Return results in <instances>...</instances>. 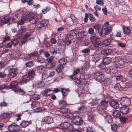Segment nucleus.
<instances>
[{
    "instance_id": "obj_3",
    "label": "nucleus",
    "mask_w": 132,
    "mask_h": 132,
    "mask_svg": "<svg viewBox=\"0 0 132 132\" xmlns=\"http://www.w3.org/2000/svg\"><path fill=\"white\" fill-rule=\"evenodd\" d=\"M62 128L67 131H71L73 128V125L68 122H63L61 124Z\"/></svg>"
},
{
    "instance_id": "obj_41",
    "label": "nucleus",
    "mask_w": 132,
    "mask_h": 132,
    "mask_svg": "<svg viewBox=\"0 0 132 132\" xmlns=\"http://www.w3.org/2000/svg\"><path fill=\"white\" fill-rule=\"evenodd\" d=\"M96 80L97 81H99L101 82L104 80V77L103 74L100 75L98 77L95 78Z\"/></svg>"
},
{
    "instance_id": "obj_64",
    "label": "nucleus",
    "mask_w": 132,
    "mask_h": 132,
    "mask_svg": "<svg viewBox=\"0 0 132 132\" xmlns=\"http://www.w3.org/2000/svg\"><path fill=\"white\" fill-rule=\"evenodd\" d=\"M87 132H95L93 129L91 127H88L86 130Z\"/></svg>"
},
{
    "instance_id": "obj_33",
    "label": "nucleus",
    "mask_w": 132,
    "mask_h": 132,
    "mask_svg": "<svg viewBox=\"0 0 132 132\" xmlns=\"http://www.w3.org/2000/svg\"><path fill=\"white\" fill-rule=\"evenodd\" d=\"M105 119L109 123L112 122V117L110 115H107L106 116Z\"/></svg>"
},
{
    "instance_id": "obj_11",
    "label": "nucleus",
    "mask_w": 132,
    "mask_h": 132,
    "mask_svg": "<svg viewBox=\"0 0 132 132\" xmlns=\"http://www.w3.org/2000/svg\"><path fill=\"white\" fill-rule=\"evenodd\" d=\"M18 82L16 81H13L11 82L9 86L10 89H12L14 92L19 87L18 86Z\"/></svg>"
},
{
    "instance_id": "obj_55",
    "label": "nucleus",
    "mask_w": 132,
    "mask_h": 132,
    "mask_svg": "<svg viewBox=\"0 0 132 132\" xmlns=\"http://www.w3.org/2000/svg\"><path fill=\"white\" fill-rule=\"evenodd\" d=\"M89 18L91 21L92 22L95 21V18L93 17V15L90 13H89Z\"/></svg>"
},
{
    "instance_id": "obj_44",
    "label": "nucleus",
    "mask_w": 132,
    "mask_h": 132,
    "mask_svg": "<svg viewBox=\"0 0 132 132\" xmlns=\"http://www.w3.org/2000/svg\"><path fill=\"white\" fill-rule=\"evenodd\" d=\"M67 60L66 59L64 58H62L59 61V65H62L65 64L66 63Z\"/></svg>"
},
{
    "instance_id": "obj_7",
    "label": "nucleus",
    "mask_w": 132,
    "mask_h": 132,
    "mask_svg": "<svg viewBox=\"0 0 132 132\" xmlns=\"http://www.w3.org/2000/svg\"><path fill=\"white\" fill-rule=\"evenodd\" d=\"M120 103L123 106H127L130 104V100L128 98L123 97L121 99Z\"/></svg>"
},
{
    "instance_id": "obj_24",
    "label": "nucleus",
    "mask_w": 132,
    "mask_h": 132,
    "mask_svg": "<svg viewBox=\"0 0 132 132\" xmlns=\"http://www.w3.org/2000/svg\"><path fill=\"white\" fill-rule=\"evenodd\" d=\"M31 106L34 108L37 109L39 107L40 104L37 101H35L32 102Z\"/></svg>"
},
{
    "instance_id": "obj_54",
    "label": "nucleus",
    "mask_w": 132,
    "mask_h": 132,
    "mask_svg": "<svg viewBox=\"0 0 132 132\" xmlns=\"http://www.w3.org/2000/svg\"><path fill=\"white\" fill-rule=\"evenodd\" d=\"M64 116H66L67 118H71L73 117V114L71 113H68V112L65 115H64Z\"/></svg>"
},
{
    "instance_id": "obj_12",
    "label": "nucleus",
    "mask_w": 132,
    "mask_h": 132,
    "mask_svg": "<svg viewBox=\"0 0 132 132\" xmlns=\"http://www.w3.org/2000/svg\"><path fill=\"white\" fill-rule=\"evenodd\" d=\"M18 72V70L16 68H12L10 70L8 76L10 78H13L16 76Z\"/></svg>"
},
{
    "instance_id": "obj_13",
    "label": "nucleus",
    "mask_w": 132,
    "mask_h": 132,
    "mask_svg": "<svg viewBox=\"0 0 132 132\" xmlns=\"http://www.w3.org/2000/svg\"><path fill=\"white\" fill-rule=\"evenodd\" d=\"M53 93V90L48 88L44 91L43 95L44 96L47 97L50 96Z\"/></svg>"
},
{
    "instance_id": "obj_49",
    "label": "nucleus",
    "mask_w": 132,
    "mask_h": 132,
    "mask_svg": "<svg viewBox=\"0 0 132 132\" xmlns=\"http://www.w3.org/2000/svg\"><path fill=\"white\" fill-rule=\"evenodd\" d=\"M26 30V28L24 27H23L21 28V29L20 30L19 34V37L20 38L22 36V33L23 32H24Z\"/></svg>"
},
{
    "instance_id": "obj_29",
    "label": "nucleus",
    "mask_w": 132,
    "mask_h": 132,
    "mask_svg": "<svg viewBox=\"0 0 132 132\" xmlns=\"http://www.w3.org/2000/svg\"><path fill=\"white\" fill-rule=\"evenodd\" d=\"M37 61L40 63H43L45 62V59L42 56H39L36 59Z\"/></svg>"
},
{
    "instance_id": "obj_62",
    "label": "nucleus",
    "mask_w": 132,
    "mask_h": 132,
    "mask_svg": "<svg viewBox=\"0 0 132 132\" xmlns=\"http://www.w3.org/2000/svg\"><path fill=\"white\" fill-rule=\"evenodd\" d=\"M90 52V50L88 48L82 50L81 51V52L82 53H87Z\"/></svg>"
},
{
    "instance_id": "obj_30",
    "label": "nucleus",
    "mask_w": 132,
    "mask_h": 132,
    "mask_svg": "<svg viewBox=\"0 0 132 132\" xmlns=\"http://www.w3.org/2000/svg\"><path fill=\"white\" fill-rule=\"evenodd\" d=\"M15 93H17L21 95H24L25 94V92L23 90L21 89L19 87L17 89H16L15 91Z\"/></svg>"
},
{
    "instance_id": "obj_6",
    "label": "nucleus",
    "mask_w": 132,
    "mask_h": 132,
    "mask_svg": "<svg viewBox=\"0 0 132 132\" xmlns=\"http://www.w3.org/2000/svg\"><path fill=\"white\" fill-rule=\"evenodd\" d=\"M20 129V126L15 124L10 125L8 126L9 130L12 132H18Z\"/></svg>"
},
{
    "instance_id": "obj_56",
    "label": "nucleus",
    "mask_w": 132,
    "mask_h": 132,
    "mask_svg": "<svg viewBox=\"0 0 132 132\" xmlns=\"http://www.w3.org/2000/svg\"><path fill=\"white\" fill-rule=\"evenodd\" d=\"M111 99V97L109 95H108L104 97V99H103V100L104 101H105L108 103L109 101Z\"/></svg>"
},
{
    "instance_id": "obj_20",
    "label": "nucleus",
    "mask_w": 132,
    "mask_h": 132,
    "mask_svg": "<svg viewBox=\"0 0 132 132\" xmlns=\"http://www.w3.org/2000/svg\"><path fill=\"white\" fill-rule=\"evenodd\" d=\"M31 120L29 121L23 120L21 122L20 125L21 127L24 128L27 126L29 124H31Z\"/></svg>"
},
{
    "instance_id": "obj_18",
    "label": "nucleus",
    "mask_w": 132,
    "mask_h": 132,
    "mask_svg": "<svg viewBox=\"0 0 132 132\" xmlns=\"http://www.w3.org/2000/svg\"><path fill=\"white\" fill-rule=\"evenodd\" d=\"M48 22L47 20H43L41 21L40 23V26H38L37 27V29H40L41 28V26L42 27H45L47 26L48 24Z\"/></svg>"
},
{
    "instance_id": "obj_36",
    "label": "nucleus",
    "mask_w": 132,
    "mask_h": 132,
    "mask_svg": "<svg viewBox=\"0 0 132 132\" xmlns=\"http://www.w3.org/2000/svg\"><path fill=\"white\" fill-rule=\"evenodd\" d=\"M55 74V72L54 71H52L50 73V75L49 76H46L47 74L45 73L42 74V77L44 78H47L50 76L51 77L53 76Z\"/></svg>"
},
{
    "instance_id": "obj_60",
    "label": "nucleus",
    "mask_w": 132,
    "mask_h": 132,
    "mask_svg": "<svg viewBox=\"0 0 132 132\" xmlns=\"http://www.w3.org/2000/svg\"><path fill=\"white\" fill-rule=\"evenodd\" d=\"M5 129V126L3 123H0V130L2 131Z\"/></svg>"
},
{
    "instance_id": "obj_63",
    "label": "nucleus",
    "mask_w": 132,
    "mask_h": 132,
    "mask_svg": "<svg viewBox=\"0 0 132 132\" xmlns=\"http://www.w3.org/2000/svg\"><path fill=\"white\" fill-rule=\"evenodd\" d=\"M6 74L5 73V72H0V78H3L6 76Z\"/></svg>"
},
{
    "instance_id": "obj_4",
    "label": "nucleus",
    "mask_w": 132,
    "mask_h": 132,
    "mask_svg": "<svg viewBox=\"0 0 132 132\" xmlns=\"http://www.w3.org/2000/svg\"><path fill=\"white\" fill-rule=\"evenodd\" d=\"M94 47L96 51L95 52L94 54H98L99 53L97 51L100 50L101 48L102 47L103 43L100 41H97L92 44Z\"/></svg>"
},
{
    "instance_id": "obj_31",
    "label": "nucleus",
    "mask_w": 132,
    "mask_h": 132,
    "mask_svg": "<svg viewBox=\"0 0 132 132\" xmlns=\"http://www.w3.org/2000/svg\"><path fill=\"white\" fill-rule=\"evenodd\" d=\"M103 51L104 52V54L107 55H110L113 53V51L111 49H104Z\"/></svg>"
},
{
    "instance_id": "obj_39",
    "label": "nucleus",
    "mask_w": 132,
    "mask_h": 132,
    "mask_svg": "<svg viewBox=\"0 0 132 132\" xmlns=\"http://www.w3.org/2000/svg\"><path fill=\"white\" fill-rule=\"evenodd\" d=\"M60 111L63 113V116L68 112V109L65 108H62L60 109Z\"/></svg>"
},
{
    "instance_id": "obj_34",
    "label": "nucleus",
    "mask_w": 132,
    "mask_h": 132,
    "mask_svg": "<svg viewBox=\"0 0 132 132\" xmlns=\"http://www.w3.org/2000/svg\"><path fill=\"white\" fill-rule=\"evenodd\" d=\"M113 114L114 117L118 118L120 116V113L118 111L116 110L113 112Z\"/></svg>"
},
{
    "instance_id": "obj_40",
    "label": "nucleus",
    "mask_w": 132,
    "mask_h": 132,
    "mask_svg": "<svg viewBox=\"0 0 132 132\" xmlns=\"http://www.w3.org/2000/svg\"><path fill=\"white\" fill-rule=\"evenodd\" d=\"M34 64V63L33 61H29L27 62L26 64V65L27 67L29 68L32 67Z\"/></svg>"
},
{
    "instance_id": "obj_25",
    "label": "nucleus",
    "mask_w": 132,
    "mask_h": 132,
    "mask_svg": "<svg viewBox=\"0 0 132 132\" xmlns=\"http://www.w3.org/2000/svg\"><path fill=\"white\" fill-rule=\"evenodd\" d=\"M123 31L125 34L129 35H130L131 34V31L130 29L128 27H124L123 28Z\"/></svg>"
},
{
    "instance_id": "obj_58",
    "label": "nucleus",
    "mask_w": 132,
    "mask_h": 132,
    "mask_svg": "<svg viewBox=\"0 0 132 132\" xmlns=\"http://www.w3.org/2000/svg\"><path fill=\"white\" fill-rule=\"evenodd\" d=\"M102 73L98 72H95L94 75V77L95 78L98 77L100 75H102Z\"/></svg>"
},
{
    "instance_id": "obj_16",
    "label": "nucleus",
    "mask_w": 132,
    "mask_h": 132,
    "mask_svg": "<svg viewBox=\"0 0 132 132\" xmlns=\"http://www.w3.org/2000/svg\"><path fill=\"white\" fill-rule=\"evenodd\" d=\"M125 60L124 57L122 58H119L118 60L115 62V64L118 66L122 65L125 62Z\"/></svg>"
},
{
    "instance_id": "obj_37",
    "label": "nucleus",
    "mask_w": 132,
    "mask_h": 132,
    "mask_svg": "<svg viewBox=\"0 0 132 132\" xmlns=\"http://www.w3.org/2000/svg\"><path fill=\"white\" fill-rule=\"evenodd\" d=\"M9 86H7V85L6 83H5L4 84H2L0 86V90H2L3 89H10Z\"/></svg>"
},
{
    "instance_id": "obj_22",
    "label": "nucleus",
    "mask_w": 132,
    "mask_h": 132,
    "mask_svg": "<svg viewBox=\"0 0 132 132\" xmlns=\"http://www.w3.org/2000/svg\"><path fill=\"white\" fill-rule=\"evenodd\" d=\"M108 103L102 99L100 102V106L102 110L105 109L108 106Z\"/></svg>"
},
{
    "instance_id": "obj_47",
    "label": "nucleus",
    "mask_w": 132,
    "mask_h": 132,
    "mask_svg": "<svg viewBox=\"0 0 132 132\" xmlns=\"http://www.w3.org/2000/svg\"><path fill=\"white\" fill-rule=\"evenodd\" d=\"M88 120L90 121H93L94 120V116L91 114H88Z\"/></svg>"
},
{
    "instance_id": "obj_42",
    "label": "nucleus",
    "mask_w": 132,
    "mask_h": 132,
    "mask_svg": "<svg viewBox=\"0 0 132 132\" xmlns=\"http://www.w3.org/2000/svg\"><path fill=\"white\" fill-rule=\"evenodd\" d=\"M63 68V66L61 65H59L56 68V70L57 72L59 73H60L61 71L62 70Z\"/></svg>"
},
{
    "instance_id": "obj_2",
    "label": "nucleus",
    "mask_w": 132,
    "mask_h": 132,
    "mask_svg": "<svg viewBox=\"0 0 132 132\" xmlns=\"http://www.w3.org/2000/svg\"><path fill=\"white\" fill-rule=\"evenodd\" d=\"M23 16L27 18V20L28 19L29 21L32 23H35L39 20L37 16H36L35 14L32 13H30L28 15L24 14L23 15Z\"/></svg>"
},
{
    "instance_id": "obj_51",
    "label": "nucleus",
    "mask_w": 132,
    "mask_h": 132,
    "mask_svg": "<svg viewBox=\"0 0 132 132\" xmlns=\"http://www.w3.org/2000/svg\"><path fill=\"white\" fill-rule=\"evenodd\" d=\"M31 97L34 100H38L39 99V96L37 94H35L32 95Z\"/></svg>"
},
{
    "instance_id": "obj_9",
    "label": "nucleus",
    "mask_w": 132,
    "mask_h": 132,
    "mask_svg": "<svg viewBox=\"0 0 132 132\" xmlns=\"http://www.w3.org/2000/svg\"><path fill=\"white\" fill-rule=\"evenodd\" d=\"M73 123L77 125H80L83 123V120L82 118L79 116H76L73 120Z\"/></svg>"
},
{
    "instance_id": "obj_19",
    "label": "nucleus",
    "mask_w": 132,
    "mask_h": 132,
    "mask_svg": "<svg viewBox=\"0 0 132 132\" xmlns=\"http://www.w3.org/2000/svg\"><path fill=\"white\" fill-rule=\"evenodd\" d=\"M71 37L70 35H69V34H67L65 37V44L67 45L70 44L72 42Z\"/></svg>"
},
{
    "instance_id": "obj_28",
    "label": "nucleus",
    "mask_w": 132,
    "mask_h": 132,
    "mask_svg": "<svg viewBox=\"0 0 132 132\" xmlns=\"http://www.w3.org/2000/svg\"><path fill=\"white\" fill-rule=\"evenodd\" d=\"M112 60V58L109 57H105L103 60V61L106 64H108L111 62Z\"/></svg>"
},
{
    "instance_id": "obj_26",
    "label": "nucleus",
    "mask_w": 132,
    "mask_h": 132,
    "mask_svg": "<svg viewBox=\"0 0 132 132\" xmlns=\"http://www.w3.org/2000/svg\"><path fill=\"white\" fill-rule=\"evenodd\" d=\"M111 73H110L113 76H114L117 73V69L115 67H111Z\"/></svg>"
},
{
    "instance_id": "obj_10",
    "label": "nucleus",
    "mask_w": 132,
    "mask_h": 132,
    "mask_svg": "<svg viewBox=\"0 0 132 132\" xmlns=\"http://www.w3.org/2000/svg\"><path fill=\"white\" fill-rule=\"evenodd\" d=\"M42 121L46 124H50L54 122V120L53 117L47 116L44 117Z\"/></svg>"
},
{
    "instance_id": "obj_23",
    "label": "nucleus",
    "mask_w": 132,
    "mask_h": 132,
    "mask_svg": "<svg viewBox=\"0 0 132 132\" xmlns=\"http://www.w3.org/2000/svg\"><path fill=\"white\" fill-rule=\"evenodd\" d=\"M45 67L42 65L39 66L37 67V71L39 73H41L45 71Z\"/></svg>"
},
{
    "instance_id": "obj_53",
    "label": "nucleus",
    "mask_w": 132,
    "mask_h": 132,
    "mask_svg": "<svg viewBox=\"0 0 132 132\" xmlns=\"http://www.w3.org/2000/svg\"><path fill=\"white\" fill-rule=\"evenodd\" d=\"M123 78V77L121 75H119L117 76L116 77V79L117 80H121L123 81L122 79Z\"/></svg>"
},
{
    "instance_id": "obj_8",
    "label": "nucleus",
    "mask_w": 132,
    "mask_h": 132,
    "mask_svg": "<svg viewBox=\"0 0 132 132\" xmlns=\"http://www.w3.org/2000/svg\"><path fill=\"white\" fill-rule=\"evenodd\" d=\"M20 55L19 51H18L12 50L10 53V55L11 58L12 59H16L19 57Z\"/></svg>"
},
{
    "instance_id": "obj_57",
    "label": "nucleus",
    "mask_w": 132,
    "mask_h": 132,
    "mask_svg": "<svg viewBox=\"0 0 132 132\" xmlns=\"http://www.w3.org/2000/svg\"><path fill=\"white\" fill-rule=\"evenodd\" d=\"M105 64L103 63H101L99 65V67L101 69H104L105 68Z\"/></svg>"
},
{
    "instance_id": "obj_38",
    "label": "nucleus",
    "mask_w": 132,
    "mask_h": 132,
    "mask_svg": "<svg viewBox=\"0 0 132 132\" xmlns=\"http://www.w3.org/2000/svg\"><path fill=\"white\" fill-rule=\"evenodd\" d=\"M27 20V18H26L25 17H23V18L21 20L18 21L17 23V24L18 25H22L25 22V21Z\"/></svg>"
},
{
    "instance_id": "obj_5",
    "label": "nucleus",
    "mask_w": 132,
    "mask_h": 132,
    "mask_svg": "<svg viewBox=\"0 0 132 132\" xmlns=\"http://www.w3.org/2000/svg\"><path fill=\"white\" fill-rule=\"evenodd\" d=\"M111 30L112 28L110 27L109 28V29L102 27V29H99L98 32L101 36H104L106 34L110 33Z\"/></svg>"
},
{
    "instance_id": "obj_35",
    "label": "nucleus",
    "mask_w": 132,
    "mask_h": 132,
    "mask_svg": "<svg viewBox=\"0 0 132 132\" xmlns=\"http://www.w3.org/2000/svg\"><path fill=\"white\" fill-rule=\"evenodd\" d=\"M78 33V31L76 30H71L70 31V34L69 35H70V36H76L77 37V34Z\"/></svg>"
},
{
    "instance_id": "obj_52",
    "label": "nucleus",
    "mask_w": 132,
    "mask_h": 132,
    "mask_svg": "<svg viewBox=\"0 0 132 132\" xmlns=\"http://www.w3.org/2000/svg\"><path fill=\"white\" fill-rule=\"evenodd\" d=\"M61 92L64 96H67L68 92V90L65 89H63L61 91Z\"/></svg>"
},
{
    "instance_id": "obj_59",
    "label": "nucleus",
    "mask_w": 132,
    "mask_h": 132,
    "mask_svg": "<svg viewBox=\"0 0 132 132\" xmlns=\"http://www.w3.org/2000/svg\"><path fill=\"white\" fill-rule=\"evenodd\" d=\"M119 118L120 121L122 122H125L127 120V118L122 116H120Z\"/></svg>"
},
{
    "instance_id": "obj_27",
    "label": "nucleus",
    "mask_w": 132,
    "mask_h": 132,
    "mask_svg": "<svg viewBox=\"0 0 132 132\" xmlns=\"http://www.w3.org/2000/svg\"><path fill=\"white\" fill-rule=\"evenodd\" d=\"M114 88L120 90L124 89V87L121 86L119 83L115 84L113 86Z\"/></svg>"
},
{
    "instance_id": "obj_17",
    "label": "nucleus",
    "mask_w": 132,
    "mask_h": 132,
    "mask_svg": "<svg viewBox=\"0 0 132 132\" xmlns=\"http://www.w3.org/2000/svg\"><path fill=\"white\" fill-rule=\"evenodd\" d=\"M120 110L123 114H126L128 113L129 108L128 106H123L120 108Z\"/></svg>"
},
{
    "instance_id": "obj_14",
    "label": "nucleus",
    "mask_w": 132,
    "mask_h": 132,
    "mask_svg": "<svg viewBox=\"0 0 132 132\" xmlns=\"http://www.w3.org/2000/svg\"><path fill=\"white\" fill-rule=\"evenodd\" d=\"M109 103L110 106L114 108L117 109L119 107V103L116 100H112Z\"/></svg>"
},
{
    "instance_id": "obj_46",
    "label": "nucleus",
    "mask_w": 132,
    "mask_h": 132,
    "mask_svg": "<svg viewBox=\"0 0 132 132\" xmlns=\"http://www.w3.org/2000/svg\"><path fill=\"white\" fill-rule=\"evenodd\" d=\"M38 54V53L37 51L34 52L33 53H31L28 54V56L31 57H34L37 56Z\"/></svg>"
},
{
    "instance_id": "obj_48",
    "label": "nucleus",
    "mask_w": 132,
    "mask_h": 132,
    "mask_svg": "<svg viewBox=\"0 0 132 132\" xmlns=\"http://www.w3.org/2000/svg\"><path fill=\"white\" fill-rule=\"evenodd\" d=\"M111 40L110 39H108L105 40L103 42L104 44L106 46H108L111 43Z\"/></svg>"
},
{
    "instance_id": "obj_21",
    "label": "nucleus",
    "mask_w": 132,
    "mask_h": 132,
    "mask_svg": "<svg viewBox=\"0 0 132 132\" xmlns=\"http://www.w3.org/2000/svg\"><path fill=\"white\" fill-rule=\"evenodd\" d=\"M6 45H3L0 47V54H2L5 53L8 51V49H6Z\"/></svg>"
},
{
    "instance_id": "obj_15",
    "label": "nucleus",
    "mask_w": 132,
    "mask_h": 132,
    "mask_svg": "<svg viewBox=\"0 0 132 132\" xmlns=\"http://www.w3.org/2000/svg\"><path fill=\"white\" fill-rule=\"evenodd\" d=\"M10 19V18L9 16H6L1 19L0 20V24L3 25L4 23H6L9 22Z\"/></svg>"
},
{
    "instance_id": "obj_50",
    "label": "nucleus",
    "mask_w": 132,
    "mask_h": 132,
    "mask_svg": "<svg viewBox=\"0 0 132 132\" xmlns=\"http://www.w3.org/2000/svg\"><path fill=\"white\" fill-rule=\"evenodd\" d=\"M59 104L61 106H65L67 105V103L64 101H61L59 102Z\"/></svg>"
},
{
    "instance_id": "obj_43",
    "label": "nucleus",
    "mask_w": 132,
    "mask_h": 132,
    "mask_svg": "<svg viewBox=\"0 0 132 132\" xmlns=\"http://www.w3.org/2000/svg\"><path fill=\"white\" fill-rule=\"evenodd\" d=\"M51 9V7L49 6H47L43 8L42 11L43 13L45 14L47 13L48 11H49Z\"/></svg>"
},
{
    "instance_id": "obj_32",
    "label": "nucleus",
    "mask_w": 132,
    "mask_h": 132,
    "mask_svg": "<svg viewBox=\"0 0 132 132\" xmlns=\"http://www.w3.org/2000/svg\"><path fill=\"white\" fill-rule=\"evenodd\" d=\"M98 39L99 38L98 37H97L95 35L92 36L90 38L92 44L97 41H98Z\"/></svg>"
},
{
    "instance_id": "obj_61",
    "label": "nucleus",
    "mask_w": 132,
    "mask_h": 132,
    "mask_svg": "<svg viewBox=\"0 0 132 132\" xmlns=\"http://www.w3.org/2000/svg\"><path fill=\"white\" fill-rule=\"evenodd\" d=\"M80 71V70L79 68H77L74 71L73 74V75H76Z\"/></svg>"
},
{
    "instance_id": "obj_45",
    "label": "nucleus",
    "mask_w": 132,
    "mask_h": 132,
    "mask_svg": "<svg viewBox=\"0 0 132 132\" xmlns=\"http://www.w3.org/2000/svg\"><path fill=\"white\" fill-rule=\"evenodd\" d=\"M77 38L78 39H81L84 36V33L82 31H81L80 32H78V31L77 34Z\"/></svg>"
},
{
    "instance_id": "obj_1",
    "label": "nucleus",
    "mask_w": 132,
    "mask_h": 132,
    "mask_svg": "<svg viewBox=\"0 0 132 132\" xmlns=\"http://www.w3.org/2000/svg\"><path fill=\"white\" fill-rule=\"evenodd\" d=\"M36 71L35 70L33 69L28 75L24 76L22 78V80L20 81V84L22 85L23 83H26L28 82L30 79L34 77L35 74V72Z\"/></svg>"
}]
</instances>
